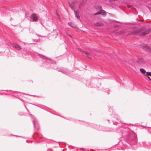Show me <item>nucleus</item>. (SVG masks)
I'll return each mask as SVG.
<instances>
[{"mask_svg": "<svg viewBox=\"0 0 151 151\" xmlns=\"http://www.w3.org/2000/svg\"><path fill=\"white\" fill-rule=\"evenodd\" d=\"M151 31V28L146 29L145 28L143 27L134 30L132 32V34L134 35L139 34L140 36H143L147 35L149 34Z\"/></svg>", "mask_w": 151, "mask_h": 151, "instance_id": "nucleus-1", "label": "nucleus"}, {"mask_svg": "<svg viewBox=\"0 0 151 151\" xmlns=\"http://www.w3.org/2000/svg\"><path fill=\"white\" fill-rule=\"evenodd\" d=\"M140 71L145 76H151V72H146V70L143 68L140 69Z\"/></svg>", "mask_w": 151, "mask_h": 151, "instance_id": "nucleus-2", "label": "nucleus"}, {"mask_svg": "<svg viewBox=\"0 0 151 151\" xmlns=\"http://www.w3.org/2000/svg\"><path fill=\"white\" fill-rule=\"evenodd\" d=\"M101 14L102 15H105L106 14V12L102 10H101L96 13H94L93 14V15H96L98 14Z\"/></svg>", "mask_w": 151, "mask_h": 151, "instance_id": "nucleus-3", "label": "nucleus"}, {"mask_svg": "<svg viewBox=\"0 0 151 151\" xmlns=\"http://www.w3.org/2000/svg\"><path fill=\"white\" fill-rule=\"evenodd\" d=\"M143 49L151 53V47L147 45H145L143 47Z\"/></svg>", "mask_w": 151, "mask_h": 151, "instance_id": "nucleus-4", "label": "nucleus"}, {"mask_svg": "<svg viewBox=\"0 0 151 151\" xmlns=\"http://www.w3.org/2000/svg\"><path fill=\"white\" fill-rule=\"evenodd\" d=\"M104 24L103 23L101 22H98L95 23L94 24V26L97 27H102L103 26Z\"/></svg>", "mask_w": 151, "mask_h": 151, "instance_id": "nucleus-5", "label": "nucleus"}, {"mask_svg": "<svg viewBox=\"0 0 151 151\" xmlns=\"http://www.w3.org/2000/svg\"><path fill=\"white\" fill-rule=\"evenodd\" d=\"M137 62L140 65H143L145 63L144 61L141 58L138 59Z\"/></svg>", "mask_w": 151, "mask_h": 151, "instance_id": "nucleus-6", "label": "nucleus"}, {"mask_svg": "<svg viewBox=\"0 0 151 151\" xmlns=\"http://www.w3.org/2000/svg\"><path fill=\"white\" fill-rule=\"evenodd\" d=\"M31 17L33 21H35L37 19V17L36 14H32Z\"/></svg>", "mask_w": 151, "mask_h": 151, "instance_id": "nucleus-7", "label": "nucleus"}, {"mask_svg": "<svg viewBox=\"0 0 151 151\" xmlns=\"http://www.w3.org/2000/svg\"><path fill=\"white\" fill-rule=\"evenodd\" d=\"M86 55L87 57L90 59H91L92 58V56L88 52H83Z\"/></svg>", "mask_w": 151, "mask_h": 151, "instance_id": "nucleus-8", "label": "nucleus"}, {"mask_svg": "<svg viewBox=\"0 0 151 151\" xmlns=\"http://www.w3.org/2000/svg\"><path fill=\"white\" fill-rule=\"evenodd\" d=\"M13 47L18 50H20L22 49V47L20 45L18 44H15L13 45Z\"/></svg>", "mask_w": 151, "mask_h": 151, "instance_id": "nucleus-9", "label": "nucleus"}, {"mask_svg": "<svg viewBox=\"0 0 151 151\" xmlns=\"http://www.w3.org/2000/svg\"><path fill=\"white\" fill-rule=\"evenodd\" d=\"M74 12L75 15L76 16V17L78 19H79L80 16L79 15V13H78V12L77 11H75V10H74Z\"/></svg>", "mask_w": 151, "mask_h": 151, "instance_id": "nucleus-10", "label": "nucleus"}, {"mask_svg": "<svg viewBox=\"0 0 151 151\" xmlns=\"http://www.w3.org/2000/svg\"><path fill=\"white\" fill-rule=\"evenodd\" d=\"M68 24L70 26H71L72 27H74L75 25L73 23H71V22H70V23H69Z\"/></svg>", "mask_w": 151, "mask_h": 151, "instance_id": "nucleus-11", "label": "nucleus"}, {"mask_svg": "<svg viewBox=\"0 0 151 151\" xmlns=\"http://www.w3.org/2000/svg\"><path fill=\"white\" fill-rule=\"evenodd\" d=\"M69 4L70 6V7H71V9L72 10H73V6H72V5H71L70 4Z\"/></svg>", "mask_w": 151, "mask_h": 151, "instance_id": "nucleus-12", "label": "nucleus"}, {"mask_svg": "<svg viewBox=\"0 0 151 151\" xmlns=\"http://www.w3.org/2000/svg\"><path fill=\"white\" fill-rule=\"evenodd\" d=\"M82 6V4H80L79 6V9H81V7Z\"/></svg>", "mask_w": 151, "mask_h": 151, "instance_id": "nucleus-13", "label": "nucleus"}, {"mask_svg": "<svg viewBox=\"0 0 151 151\" xmlns=\"http://www.w3.org/2000/svg\"><path fill=\"white\" fill-rule=\"evenodd\" d=\"M127 6L128 7H129V8L131 7V5H130L129 4H127Z\"/></svg>", "mask_w": 151, "mask_h": 151, "instance_id": "nucleus-14", "label": "nucleus"}, {"mask_svg": "<svg viewBox=\"0 0 151 151\" xmlns=\"http://www.w3.org/2000/svg\"><path fill=\"white\" fill-rule=\"evenodd\" d=\"M147 77L151 81V78L148 76H147Z\"/></svg>", "mask_w": 151, "mask_h": 151, "instance_id": "nucleus-15", "label": "nucleus"}, {"mask_svg": "<svg viewBox=\"0 0 151 151\" xmlns=\"http://www.w3.org/2000/svg\"><path fill=\"white\" fill-rule=\"evenodd\" d=\"M119 32V34H122L123 33V32L122 31H120Z\"/></svg>", "mask_w": 151, "mask_h": 151, "instance_id": "nucleus-16", "label": "nucleus"}, {"mask_svg": "<svg viewBox=\"0 0 151 151\" xmlns=\"http://www.w3.org/2000/svg\"><path fill=\"white\" fill-rule=\"evenodd\" d=\"M141 21H142V22H143V20H141Z\"/></svg>", "mask_w": 151, "mask_h": 151, "instance_id": "nucleus-17", "label": "nucleus"}]
</instances>
